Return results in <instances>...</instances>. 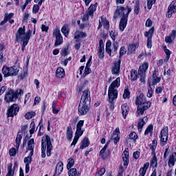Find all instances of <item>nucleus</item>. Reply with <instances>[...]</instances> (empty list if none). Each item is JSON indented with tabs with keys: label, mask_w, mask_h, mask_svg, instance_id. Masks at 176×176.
<instances>
[{
	"label": "nucleus",
	"mask_w": 176,
	"mask_h": 176,
	"mask_svg": "<svg viewBox=\"0 0 176 176\" xmlns=\"http://www.w3.org/2000/svg\"><path fill=\"white\" fill-rule=\"evenodd\" d=\"M137 78H138V72L135 70L132 71L131 72V80H137Z\"/></svg>",
	"instance_id": "38"
},
{
	"label": "nucleus",
	"mask_w": 176,
	"mask_h": 176,
	"mask_svg": "<svg viewBox=\"0 0 176 176\" xmlns=\"http://www.w3.org/2000/svg\"><path fill=\"white\" fill-rule=\"evenodd\" d=\"M19 111H20V107L19 104H14L8 109L7 115L8 118H13L14 116H17L19 113Z\"/></svg>",
	"instance_id": "9"
},
{
	"label": "nucleus",
	"mask_w": 176,
	"mask_h": 176,
	"mask_svg": "<svg viewBox=\"0 0 176 176\" xmlns=\"http://www.w3.org/2000/svg\"><path fill=\"white\" fill-rule=\"evenodd\" d=\"M39 6H40L38 4H36L33 6V10H32L33 13L36 14V13H38V12H39Z\"/></svg>",
	"instance_id": "56"
},
{
	"label": "nucleus",
	"mask_w": 176,
	"mask_h": 176,
	"mask_svg": "<svg viewBox=\"0 0 176 176\" xmlns=\"http://www.w3.org/2000/svg\"><path fill=\"white\" fill-rule=\"evenodd\" d=\"M31 35H32V31L31 30H28L25 32V25H23L22 28H19L16 32L15 42H23L21 46L22 52H24L25 46L28 45V42H30V39L31 38Z\"/></svg>",
	"instance_id": "1"
},
{
	"label": "nucleus",
	"mask_w": 176,
	"mask_h": 176,
	"mask_svg": "<svg viewBox=\"0 0 176 176\" xmlns=\"http://www.w3.org/2000/svg\"><path fill=\"white\" fill-rule=\"evenodd\" d=\"M164 52L166 54V61H168V60H170V56H171V52L170 51V50H167V49H166Z\"/></svg>",
	"instance_id": "55"
},
{
	"label": "nucleus",
	"mask_w": 176,
	"mask_h": 176,
	"mask_svg": "<svg viewBox=\"0 0 176 176\" xmlns=\"http://www.w3.org/2000/svg\"><path fill=\"white\" fill-rule=\"evenodd\" d=\"M138 138V136L137 135V133L135 132H131L129 135V140H137V138Z\"/></svg>",
	"instance_id": "47"
},
{
	"label": "nucleus",
	"mask_w": 176,
	"mask_h": 176,
	"mask_svg": "<svg viewBox=\"0 0 176 176\" xmlns=\"http://www.w3.org/2000/svg\"><path fill=\"white\" fill-rule=\"evenodd\" d=\"M150 148L151 149V155H155L156 153L155 150L157 146V140L154 139L152 142V144L149 145Z\"/></svg>",
	"instance_id": "28"
},
{
	"label": "nucleus",
	"mask_w": 176,
	"mask_h": 176,
	"mask_svg": "<svg viewBox=\"0 0 176 176\" xmlns=\"http://www.w3.org/2000/svg\"><path fill=\"white\" fill-rule=\"evenodd\" d=\"M129 10L131 12V8H124V7H120L118 8L116 12H114V17L115 19H118V17L120 15L122 14V16H124V14H127L129 12Z\"/></svg>",
	"instance_id": "14"
},
{
	"label": "nucleus",
	"mask_w": 176,
	"mask_h": 176,
	"mask_svg": "<svg viewBox=\"0 0 176 176\" xmlns=\"http://www.w3.org/2000/svg\"><path fill=\"white\" fill-rule=\"evenodd\" d=\"M83 124H85V121L80 120L76 125V129H82V127H83Z\"/></svg>",
	"instance_id": "60"
},
{
	"label": "nucleus",
	"mask_w": 176,
	"mask_h": 176,
	"mask_svg": "<svg viewBox=\"0 0 176 176\" xmlns=\"http://www.w3.org/2000/svg\"><path fill=\"white\" fill-rule=\"evenodd\" d=\"M123 98H130V91L129 89H126L124 91V94H123Z\"/></svg>",
	"instance_id": "52"
},
{
	"label": "nucleus",
	"mask_w": 176,
	"mask_h": 176,
	"mask_svg": "<svg viewBox=\"0 0 176 176\" xmlns=\"http://www.w3.org/2000/svg\"><path fill=\"white\" fill-rule=\"evenodd\" d=\"M149 168V162H146L144 164L143 167L140 168L139 170V176H145L146 170Z\"/></svg>",
	"instance_id": "21"
},
{
	"label": "nucleus",
	"mask_w": 176,
	"mask_h": 176,
	"mask_svg": "<svg viewBox=\"0 0 176 176\" xmlns=\"http://www.w3.org/2000/svg\"><path fill=\"white\" fill-rule=\"evenodd\" d=\"M89 145H90V141H89V138H85L81 142V144L80 146V149H85V148H87V146H89Z\"/></svg>",
	"instance_id": "26"
},
{
	"label": "nucleus",
	"mask_w": 176,
	"mask_h": 176,
	"mask_svg": "<svg viewBox=\"0 0 176 176\" xmlns=\"http://www.w3.org/2000/svg\"><path fill=\"white\" fill-rule=\"evenodd\" d=\"M108 149V147L107 146H104L100 151V156H101V158L104 160V159H107V155H104L105 153V151Z\"/></svg>",
	"instance_id": "36"
},
{
	"label": "nucleus",
	"mask_w": 176,
	"mask_h": 176,
	"mask_svg": "<svg viewBox=\"0 0 176 176\" xmlns=\"http://www.w3.org/2000/svg\"><path fill=\"white\" fill-rule=\"evenodd\" d=\"M105 52V50H99L98 52V58L100 59V60H102V58H104V53Z\"/></svg>",
	"instance_id": "48"
},
{
	"label": "nucleus",
	"mask_w": 176,
	"mask_h": 176,
	"mask_svg": "<svg viewBox=\"0 0 176 176\" xmlns=\"http://www.w3.org/2000/svg\"><path fill=\"white\" fill-rule=\"evenodd\" d=\"M78 174V170L76 168H72L68 171L69 176H76Z\"/></svg>",
	"instance_id": "44"
},
{
	"label": "nucleus",
	"mask_w": 176,
	"mask_h": 176,
	"mask_svg": "<svg viewBox=\"0 0 176 176\" xmlns=\"http://www.w3.org/2000/svg\"><path fill=\"white\" fill-rule=\"evenodd\" d=\"M126 52L127 51L126 50V47L124 46L121 47L118 60H122V57L126 54Z\"/></svg>",
	"instance_id": "39"
},
{
	"label": "nucleus",
	"mask_w": 176,
	"mask_h": 176,
	"mask_svg": "<svg viewBox=\"0 0 176 176\" xmlns=\"http://www.w3.org/2000/svg\"><path fill=\"white\" fill-rule=\"evenodd\" d=\"M24 163L25 164H31L32 163V157H26L24 158Z\"/></svg>",
	"instance_id": "54"
},
{
	"label": "nucleus",
	"mask_w": 176,
	"mask_h": 176,
	"mask_svg": "<svg viewBox=\"0 0 176 176\" xmlns=\"http://www.w3.org/2000/svg\"><path fill=\"white\" fill-rule=\"evenodd\" d=\"M61 32L65 35V36H68L69 32L68 30H67V27L63 26L61 29Z\"/></svg>",
	"instance_id": "58"
},
{
	"label": "nucleus",
	"mask_w": 176,
	"mask_h": 176,
	"mask_svg": "<svg viewBox=\"0 0 176 176\" xmlns=\"http://www.w3.org/2000/svg\"><path fill=\"white\" fill-rule=\"evenodd\" d=\"M91 98H90V90L86 89L83 91L81 99L78 105V113L80 115H86L90 109V102Z\"/></svg>",
	"instance_id": "2"
},
{
	"label": "nucleus",
	"mask_w": 176,
	"mask_h": 176,
	"mask_svg": "<svg viewBox=\"0 0 176 176\" xmlns=\"http://www.w3.org/2000/svg\"><path fill=\"white\" fill-rule=\"evenodd\" d=\"M147 9L151 10L152 9V6L156 3V0H147Z\"/></svg>",
	"instance_id": "43"
},
{
	"label": "nucleus",
	"mask_w": 176,
	"mask_h": 176,
	"mask_svg": "<svg viewBox=\"0 0 176 176\" xmlns=\"http://www.w3.org/2000/svg\"><path fill=\"white\" fill-rule=\"evenodd\" d=\"M17 151L14 148H11L9 151L10 156L14 157L16 156Z\"/></svg>",
	"instance_id": "53"
},
{
	"label": "nucleus",
	"mask_w": 176,
	"mask_h": 176,
	"mask_svg": "<svg viewBox=\"0 0 176 176\" xmlns=\"http://www.w3.org/2000/svg\"><path fill=\"white\" fill-rule=\"evenodd\" d=\"M134 13L135 14H139L140 13V0L135 1Z\"/></svg>",
	"instance_id": "33"
},
{
	"label": "nucleus",
	"mask_w": 176,
	"mask_h": 176,
	"mask_svg": "<svg viewBox=\"0 0 176 176\" xmlns=\"http://www.w3.org/2000/svg\"><path fill=\"white\" fill-rule=\"evenodd\" d=\"M160 134V145L161 146H164L167 144V141H168V126L164 127Z\"/></svg>",
	"instance_id": "8"
},
{
	"label": "nucleus",
	"mask_w": 176,
	"mask_h": 176,
	"mask_svg": "<svg viewBox=\"0 0 176 176\" xmlns=\"http://www.w3.org/2000/svg\"><path fill=\"white\" fill-rule=\"evenodd\" d=\"M28 74L27 73V72H24L19 76V78L21 80H23V79H25V77L28 76Z\"/></svg>",
	"instance_id": "59"
},
{
	"label": "nucleus",
	"mask_w": 176,
	"mask_h": 176,
	"mask_svg": "<svg viewBox=\"0 0 176 176\" xmlns=\"http://www.w3.org/2000/svg\"><path fill=\"white\" fill-rule=\"evenodd\" d=\"M138 47L137 44H132L129 45L128 52L129 53H134L135 52V49Z\"/></svg>",
	"instance_id": "35"
},
{
	"label": "nucleus",
	"mask_w": 176,
	"mask_h": 176,
	"mask_svg": "<svg viewBox=\"0 0 176 176\" xmlns=\"http://www.w3.org/2000/svg\"><path fill=\"white\" fill-rule=\"evenodd\" d=\"M149 67V63H143L141 66L139 67L138 73L140 76H145V74Z\"/></svg>",
	"instance_id": "16"
},
{
	"label": "nucleus",
	"mask_w": 176,
	"mask_h": 176,
	"mask_svg": "<svg viewBox=\"0 0 176 176\" xmlns=\"http://www.w3.org/2000/svg\"><path fill=\"white\" fill-rule=\"evenodd\" d=\"M35 115H36V113H35V112L34 111L29 112L25 115V119H28V120H30V119H32V118H34Z\"/></svg>",
	"instance_id": "40"
},
{
	"label": "nucleus",
	"mask_w": 176,
	"mask_h": 176,
	"mask_svg": "<svg viewBox=\"0 0 176 176\" xmlns=\"http://www.w3.org/2000/svg\"><path fill=\"white\" fill-rule=\"evenodd\" d=\"M57 107V101H54L52 103V112L53 113L57 114L60 110L56 109Z\"/></svg>",
	"instance_id": "42"
},
{
	"label": "nucleus",
	"mask_w": 176,
	"mask_h": 176,
	"mask_svg": "<svg viewBox=\"0 0 176 176\" xmlns=\"http://www.w3.org/2000/svg\"><path fill=\"white\" fill-rule=\"evenodd\" d=\"M83 130H82V129H77L76 128V133H75V136L76 137H78L79 138V137H81V135H83Z\"/></svg>",
	"instance_id": "46"
},
{
	"label": "nucleus",
	"mask_w": 176,
	"mask_h": 176,
	"mask_svg": "<svg viewBox=\"0 0 176 176\" xmlns=\"http://www.w3.org/2000/svg\"><path fill=\"white\" fill-rule=\"evenodd\" d=\"M119 86H120V78L118 77L109 87L108 96L110 98H112V96H115V98L118 97V89H116Z\"/></svg>",
	"instance_id": "6"
},
{
	"label": "nucleus",
	"mask_w": 176,
	"mask_h": 176,
	"mask_svg": "<svg viewBox=\"0 0 176 176\" xmlns=\"http://www.w3.org/2000/svg\"><path fill=\"white\" fill-rule=\"evenodd\" d=\"M153 32H155V28L153 27L144 33V36L147 38V47L148 49L152 48V36H153Z\"/></svg>",
	"instance_id": "11"
},
{
	"label": "nucleus",
	"mask_w": 176,
	"mask_h": 176,
	"mask_svg": "<svg viewBox=\"0 0 176 176\" xmlns=\"http://www.w3.org/2000/svg\"><path fill=\"white\" fill-rule=\"evenodd\" d=\"M86 36H87V34L85 32L76 31L74 38L75 39H79V38H86Z\"/></svg>",
	"instance_id": "31"
},
{
	"label": "nucleus",
	"mask_w": 176,
	"mask_h": 176,
	"mask_svg": "<svg viewBox=\"0 0 176 176\" xmlns=\"http://www.w3.org/2000/svg\"><path fill=\"white\" fill-rule=\"evenodd\" d=\"M116 98H118V97L115 98V95H112L111 98L110 96H109V100L110 102V106H109L110 111H113V109H115V104H113V100H116Z\"/></svg>",
	"instance_id": "32"
},
{
	"label": "nucleus",
	"mask_w": 176,
	"mask_h": 176,
	"mask_svg": "<svg viewBox=\"0 0 176 176\" xmlns=\"http://www.w3.org/2000/svg\"><path fill=\"white\" fill-rule=\"evenodd\" d=\"M64 166V164L63 162H58L56 167V174H61L63 173V170H64V168L63 167Z\"/></svg>",
	"instance_id": "30"
},
{
	"label": "nucleus",
	"mask_w": 176,
	"mask_h": 176,
	"mask_svg": "<svg viewBox=\"0 0 176 176\" xmlns=\"http://www.w3.org/2000/svg\"><path fill=\"white\" fill-rule=\"evenodd\" d=\"M110 36L111 39H113V41H116V36H118V32L115 30H111L110 32Z\"/></svg>",
	"instance_id": "45"
},
{
	"label": "nucleus",
	"mask_w": 176,
	"mask_h": 176,
	"mask_svg": "<svg viewBox=\"0 0 176 176\" xmlns=\"http://www.w3.org/2000/svg\"><path fill=\"white\" fill-rule=\"evenodd\" d=\"M56 78H62L65 76V71L63 67H58L56 72Z\"/></svg>",
	"instance_id": "24"
},
{
	"label": "nucleus",
	"mask_w": 176,
	"mask_h": 176,
	"mask_svg": "<svg viewBox=\"0 0 176 176\" xmlns=\"http://www.w3.org/2000/svg\"><path fill=\"white\" fill-rule=\"evenodd\" d=\"M153 156L150 161L151 167L155 168V167H157V157H156V153L152 154Z\"/></svg>",
	"instance_id": "27"
},
{
	"label": "nucleus",
	"mask_w": 176,
	"mask_h": 176,
	"mask_svg": "<svg viewBox=\"0 0 176 176\" xmlns=\"http://www.w3.org/2000/svg\"><path fill=\"white\" fill-rule=\"evenodd\" d=\"M90 72H91V69H90V67H85L83 76H86L87 75H89Z\"/></svg>",
	"instance_id": "63"
},
{
	"label": "nucleus",
	"mask_w": 176,
	"mask_h": 176,
	"mask_svg": "<svg viewBox=\"0 0 176 176\" xmlns=\"http://www.w3.org/2000/svg\"><path fill=\"white\" fill-rule=\"evenodd\" d=\"M176 162V153L174 152L169 156V160L168 162V166L169 167H173V166L175 164Z\"/></svg>",
	"instance_id": "19"
},
{
	"label": "nucleus",
	"mask_w": 176,
	"mask_h": 176,
	"mask_svg": "<svg viewBox=\"0 0 176 176\" xmlns=\"http://www.w3.org/2000/svg\"><path fill=\"white\" fill-rule=\"evenodd\" d=\"M67 162L68 163L67 165V170H69V168H71V167H72L75 164V161L74 160V159L69 158L68 159Z\"/></svg>",
	"instance_id": "41"
},
{
	"label": "nucleus",
	"mask_w": 176,
	"mask_h": 176,
	"mask_svg": "<svg viewBox=\"0 0 176 176\" xmlns=\"http://www.w3.org/2000/svg\"><path fill=\"white\" fill-rule=\"evenodd\" d=\"M47 146V156H52V150L53 149V145L52 144V140L50 136L45 135L41 139V152H46Z\"/></svg>",
	"instance_id": "4"
},
{
	"label": "nucleus",
	"mask_w": 176,
	"mask_h": 176,
	"mask_svg": "<svg viewBox=\"0 0 176 176\" xmlns=\"http://www.w3.org/2000/svg\"><path fill=\"white\" fill-rule=\"evenodd\" d=\"M122 109V114L124 118V119H126V117L127 115H129V105H127V103H124V104L122 105L121 107Z\"/></svg>",
	"instance_id": "22"
},
{
	"label": "nucleus",
	"mask_w": 176,
	"mask_h": 176,
	"mask_svg": "<svg viewBox=\"0 0 176 176\" xmlns=\"http://www.w3.org/2000/svg\"><path fill=\"white\" fill-rule=\"evenodd\" d=\"M153 80L151 82H149V86H156L157 83H160V80H162V78L160 77H157L156 75V71H154L153 73Z\"/></svg>",
	"instance_id": "17"
},
{
	"label": "nucleus",
	"mask_w": 176,
	"mask_h": 176,
	"mask_svg": "<svg viewBox=\"0 0 176 176\" xmlns=\"http://www.w3.org/2000/svg\"><path fill=\"white\" fill-rule=\"evenodd\" d=\"M30 17V14L28 13H25L23 17V20L22 22L23 23H27V21H28V19Z\"/></svg>",
	"instance_id": "61"
},
{
	"label": "nucleus",
	"mask_w": 176,
	"mask_h": 176,
	"mask_svg": "<svg viewBox=\"0 0 176 176\" xmlns=\"http://www.w3.org/2000/svg\"><path fill=\"white\" fill-rule=\"evenodd\" d=\"M34 145L35 142L34 141V139H31L28 143L29 151H34Z\"/></svg>",
	"instance_id": "37"
},
{
	"label": "nucleus",
	"mask_w": 176,
	"mask_h": 176,
	"mask_svg": "<svg viewBox=\"0 0 176 176\" xmlns=\"http://www.w3.org/2000/svg\"><path fill=\"white\" fill-rule=\"evenodd\" d=\"M35 132V122H32L30 124V134L32 135Z\"/></svg>",
	"instance_id": "50"
},
{
	"label": "nucleus",
	"mask_w": 176,
	"mask_h": 176,
	"mask_svg": "<svg viewBox=\"0 0 176 176\" xmlns=\"http://www.w3.org/2000/svg\"><path fill=\"white\" fill-rule=\"evenodd\" d=\"M22 139H23V132H19L15 140V142H16L15 146L16 148V151H19V148H20V142H21Z\"/></svg>",
	"instance_id": "23"
},
{
	"label": "nucleus",
	"mask_w": 176,
	"mask_h": 176,
	"mask_svg": "<svg viewBox=\"0 0 176 176\" xmlns=\"http://www.w3.org/2000/svg\"><path fill=\"white\" fill-rule=\"evenodd\" d=\"M97 6H98V3H96L94 5L91 4L88 8L87 12L83 16V20H89V17H93L94 14V12L97 10Z\"/></svg>",
	"instance_id": "10"
},
{
	"label": "nucleus",
	"mask_w": 176,
	"mask_h": 176,
	"mask_svg": "<svg viewBox=\"0 0 176 176\" xmlns=\"http://www.w3.org/2000/svg\"><path fill=\"white\" fill-rule=\"evenodd\" d=\"M130 10H131L128 11L127 14L122 16L120 21V25H119L120 31H122V32L124 31V28H126L127 25V21L129 19V14H130Z\"/></svg>",
	"instance_id": "12"
},
{
	"label": "nucleus",
	"mask_w": 176,
	"mask_h": 176,
	"mask_svg": "<svg viewBox=\"0 0 176 176\" xmlns=\"http://www.w3.org/2000/svg\"><path fill=\"white\" fill-rule=\"evenodd\" d=\"M73 134H74V132L72 131V126H67V127L66 137H67V139L69 141H71V140H72Z\"/></svg>",
	"instance_id": "29"
},
{
	"label": "nucleus",
	"mask_w": 176,
	"mask_h": 176,
	"mask_svg": "<svg viewBox=\"0 0 176 176\" xmlns=\"http://www.w3.org/2000/svg\"><path fill=\"white\" fill-rule=\"evenodd\" d=\"M135 104L138 105L136 111V116L140 115H144V112L151 108L152 102L146 100V98L144 96V94L141 93L140 96H137L135 100Z\"/></svg>",
	"instance_id": "3"
},
{
	"label": "nucleus",
	"mask_w": 176,
	"mask_h": 176,
	"mask_svg": "<svg viewBox=\"0 0 176 176\" xmlns=\"http://www.w3.org/2000/svg\"><path fill=\"white\" fill-rule=\"evenodd\" d=\"M24 94V91L22 89H17L15 92L10 89L5 96V100L6 102H12L16 101L17 98L21 97Z\"/></svg>",
	"instance_id": "5"
},
{
	"label": "nucleus",
	"mask_w": 176,
	"mask_h": 176,
	"mask_svg": "<svg viewBox=\"0 0 176 176\" xmlns=\"http://www.w3.org/2000/svg\"><path fill=\"white\" fill-rule=\"evenodd\" d=\"M53 36H56L55 46H60V45L63 43V36L60 32V29H54L53 32Z\"/></svg>",
	"instance_id": "13"
},
{
	"label": "nucleus",
	"mask_w": 176,
	"mask_h": 176,
	"mask_svg": "<svg viewBox=\"0 0 176 176\" xmlns=\"http://www.w3.org/2000/svg\"><path fill=\"white\" fill-rule=\"evenodd\" d=\"M103 27L104 30H109V21L107 20L103 21Z\"/></svg>",
	"instance_id": "57"
},
{
	"label": "nucleus",
	"mask_w": 176,
	"mask_h": 176,
	"mask_svg": "<svg viewBox=\"0 0 176 176\" xmlns=\"http://www.w3.org/2000/svg\"><path fill=\"white\" fill-rule=\"evenodd\" d=\"M99 50H105V49L104 48V41H102V39H100L99 41Z\"/></svg>",
	"instance_id": "62"
},
{
	"label": "nucleus",
	"mask_w": 176,
	"mask_h": 176,
	"mask_svg": "<svg viewBox=\"0 0 176 176\" xmlns=\"http://www.w3.org/2000/svg\"><path fill=\"white\" fill-rule=\"evenodd\" d=\"M152 130H153V125H149L144 132V135H148V134H149Z\"/></svg>",
	"instance_id": "51"
},
{
	"label": "nucleus",
	"mask_w": 176,
	"mask_h": 176,
	"mask_svg": "<svg viewBox=\"0 0 176 176\" xmlns=\"http://www.w3.org/2000/svg\"><path fill=\"white\" fill-rule=\"evenodd\" d=\"M112 47V42L111 41L108 40L106 43V53L109 56V57H112L113 56V54H112V50L111 47Z\"/></svg>",
	"instance_id": "20"
},
{
	"label": "nucleus",
	"mask_w": 176,
	"mask_h": 176,
	"mask_svg": "<svg viewBox=\"0 0 176 176\" xmlns=\"http://www.w3.org/2000/svg\"><path fill=\"white\" fill-rule=\"evenodd\" d=\"M118 47H119V44L118 43V42L114 41L113 43V52H112L113 56H115L118 53Z\"/></svg>",
	"instance_id": "34"
},
{
	"label": "nucleus",
	"mask_w": 176,
	"mask_h": 176,
	"mask_svg": "<svg viewBox=\"0 0 176 176\" xmlns=\"http://www.w3.org/2000/svg\"><path fill=\"white\" fill-rule=\"evenodd\" d=\"M121 63H122V59H118V61L113 63V65L111 68V72L113 75H119V74H120Z\"/></svg>",
	"instance_id": "15"
},
{
	"label": "nucleus",
	"mask_w": 176,
	"mask_h": 176,
	"mask_svg": "<svg viewBox=\"0 0 176 176\" xmlns=\"http://www.w3.org/2000/svg\"><path fill=\"white\" fill-rule=\"evenodd\" d=\"M2 74H4V78H8V76H16V75L19 74V67H16V66L10 67L3 66Z\"/></svg>",
	"instance_id": "7"
},
{
	"label": "nucleus",
	"mask_w": 176,
	"mask_h": 176,
	"mask_svg": "<svg viewBox=\"0 0 176 176\" xmlns=\"http://www.w3.org/2000/svg\"><path fill=\"white\" fill-rule=\"evenodd\" d=\"M146 122H148L147 116L144 117L142 120H140V122L138 123L139 133H141V131H142V127H144V125L146 124Z\"/></svg>",
	"instance_id": "18"
},
{
	"label": "nucleus",
	"mask_w": 176,
	"mask_h": 176,
	"mask_svg": "<svg viewBox=\"0 0 176 176\" xmlns=\"http://www.w3.org/2000/svg\"><path fill=\"white\" fill-rule=\"evenodd\" d=\"M105 174V168H101L96 174L95 176H102Z\"/></svg>",
	"instance_id": "49"
},
{
	"label": "nucleus",
	"mask_w": 176,
	"mask_h": 176,
	"mask_svg": "<svg viewBox=\"0 0 176 176\" xmlns=\"http://www.w3.org/2000/svg\"><path fill=\"white\" fill-rule=\"evenodd\" d=\"M122 159H123V162H124V166L127 167V166H129V151L125 150L123 152Z\"/></svg>",
	"instance_id": "25"
},
{
	"label": "nucleus",
	"mask_w": 176,
	"mask_h": 176,
	"mask_svg": "<svg viewBox=\"0 0 176 176\" xmlns=\"http://www.w3.org/2000/svg\"><path fill=\"white\" fill-rule=\"evenodd\" d=\"M61 56H67L68 54V48H65L60 52Z\"/></svg>",
	"instance_id": "64"
}]
</instances>
